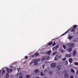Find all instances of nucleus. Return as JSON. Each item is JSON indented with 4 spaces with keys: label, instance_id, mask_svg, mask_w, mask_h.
Returning <instances> with one entry per match:
<instances>
[{
    "label": "nucleus",
    "instance_id": "nucleus-1",
    "mask_svg": "<svg viewBox=\"0 0 78 78\" xmlns=\"http://www.w3.org/2000/svg\"><path fill=\"white\" fill-rule=\"evenodd\" d=\"M41 61V59H35L34 60V66L37 65V62H39Z\"/></svg>",
    "mask_w": 78,
    "mask_h": 78
},
{
    "label": "nucleus",
    "instance_id": "nucleus-2",
    "mask_svg": "<svg viewBox=\"0 0 78 78\" xmlns=\"http://www.w3.org/2000/svg\"><path fill=\"white\" fill-rule=\"evenodd\" d=\"M56 66V63H52L51 64V67L52 68H54Z\"/></svg>",
    "mask_w": 78,
    "mask_h": 78
},
{
    "label": "nucleus",
    "instance_id": "nucleus-3",
    "mask_svg": "<svg viewBox=\"0 0 78 78\" xmlns=\"http://www.w3.org/2000/svg\"><path fill=\"white\" fill-rule=\"evenodd\" d=\"M6 70L8 72H9V73H11V72H12V69H9L8 68H7Z\"/></svg>",
    "mask_w": 78,
    "mask_h": 78
},
{
    "label": "nucleus",
    "instance_id": "nucleus-4",
    "mask_svg": "<svg viewBox=\"0 0 78 78\" xmlns=\"http://www.w3.org/2000/svg\"><path fill=\"white\" fill-rule=\"evenodd\" d=\"M61 69V65H58L56 67V69L57 70H59Z\"/></svg>",
    "mask_w": 78,
    "mask_h": 78
},
{
    "label": "nucleus",
    "instance_id": "nucleus-5",
    "mask_svg": "<svg viewBox=\"0 0 78 78\" xmlns=\"http://www.w3.org/2000/svg\"><path fill=\"white\" fill-rule=\"evenodd\" d=\"M68 45L69 47H70V48H72V47H74V44L73 43H70Z\"/></svg>",
    "mask_w": 78,
    "mask_h": 78
},
{
    "label": "nucleus",
    "instance_id": "nucleus-6",
    "mask_svg": "<svg viewBox=\"0 0 78 78\" xmlns=\"http://www.w3.org/2000/svg\"><path fill=\"white\" fill-rule=\"evenodd\" d=\"M73 55L74 56H75L76 55V50H75L73 51Z\"/></svg>",
    "mask_w": 78,
    "mask_h": 78
},
{
    "label": "nucleus",
    "instance_id": "nucleus-7",
    "mask_svg": "<svg viewBox=\"0 0 78 78\" xmlns=\"http://www.w3.org/2000/svg\"><path fill=\"white\" fill-rule=\"evenodd\" d=\"M58 48V45H57L55 47L53 48V50H57V49Z\"/></svg>",
    "mask_w": 78,
    "mask_h": 78
},
{
    "label": "nucleus",
    "instance_id": "nucleus-8",
    "mask_svg": "<svg viewBox=\"0 0 78 78\" xmlns=\"http://www.w3.org/2000/svg\"><path fill=\"white\" fill-rule=\"evenodd\" d=\"M69 76V73H66L65 75V78H67V77Z\"/></svg>",
    "mask_w": 78,
    "mask_h": 78
},
{
    "label": "nucleus",
    "instance_id": "nucleus-9",
    "mask_svg": "<svg viewBox=\"0 0 78 78\" xmlns=\"http://www.w3.org/2000/svg\"><path fill=\"white\" fill-rule=\"evenodd\" d=\"M59 58V56L58 55H56L55 57V60H58Z\"/></svg>",
    "mask_w": 78,
    "mask_h": 78
},
{
    "label": "nucleus",
    "instance_id": "nucleus-10",
    "mask_svg": "<svg viewBox=\"0 0 78 78\" xmlns=\"http://www.w3.org/2000/svg\"><path fill=\"white\" fill-rule=\"evenodd\" d=\"M68 36H69L68 37L69 39H72V38H73V37H72V36H70V35H69Z\"/></svg>",
    "mask_w": 78,
    "mask_h": 78
},
{
    "label": "nucleus",
    "instance_id": "nucleus-11",
    "mask_svg": "<svg viewBox=\"0 0 78 78\" xmlns=\"http://www.w3.org/2000/svg\"><path fill=\"white\" fill-rule=\"evenodd\" d=\"M70 56H71V55L70 54H67L66 55V57H68V58H69V57H70Z\"/></svg>",
    "mask_w": 78,
    "mask_h": 78
},
{
    "label": "nucleus",
    "instance_id": "nucleus-12",
    "mask_svg": "<svg viewBox=\"0 0 78 78\" xmlns=\"http://www.w3.org/2000/svg\"><path fill=\"white\" fill-rule=\"evenodd\" d=\"M51 50H49L47 51V54H48V55H50V53H51Z\"/></svg>",
    "mask_w": 78,
    "mask_h": 78
},
{
    "label": "nucleus",
    "instance_id": "nucleus-13",
    "mask_svg": "<svg viewBox=\"0 0 78 78\" xmlns=\"http://www.w3.org/2000/svg\"><path fill=\"white\" fill-rule=\"evenodd\" d=\"M73 61V60H72V58H70L69 59V61L70 63H72V62Z\"/></svg>",
    "mask_w": 78,
    "mask_h": 78
},
{
    "label": "nucleus",
    "instance_id": "nucleus-14",
    "mask_svg": "<svg viewBox=\"0 0 78 78\" xmlns=\"http://www.w3.org/2000/svg\"><path fill=\"white\" fill-rule=\"evenodd\" d=\"M9 77V73H7L6 74V78H8Z\"/></svg>",
    "mask_w": 78,
    "mask_h": 78
},
{
    "label": "nucleus",
    "instance_id": "nucleus-15",
    "mask_svg": "<svg viewBox=\"0 0 78 78\" xmlns=\"http://www.w3.org/2000/svg\"><path fill=\"white\" fill-rule=\"evenodd\" d=\"M35 55L36 56H39V53L37 52L35 54Z\"/></svg>",
    "mask_w": 78,
    "mask_h": 78
},
{
    "label": "nucleus",
    "instance_id": "nucleus-16",
    "mask_svg": "<svg viewBox=\"0 0 78 78\" xmlns=\"http://www.w3.org/2000/svg\"><path fill=\"white\" fill-rule=\"evenodd\" d=\"M39 72V70L38 69H35L34 71V72L35 73H38V72Z\"/></svg>",
    "mask_w": 78,
    "mask_h": 78
},
{
    "label": "nucleus",
    "instance_id": "nucleus-17",
    "mask_svg": "<svg viewBox=\"0 0 78 78\" xmlns=\"http://www.w3.org/2000/svg\"><path fill=\"white\" fill-rule=\"evenodd\" d=\"M74 27H73V28H74L75 30L76 28V27H78V25H74L73 26Z\"/></svg>",
    "mask_w": 78,
    "mask_h": 78
},
{
    "label": "nucleus",
    "instance_id": "nucleus-18",
    "mask_svg": "<svg viewBox=\"0 0 78 78\" xmlns=\"http://www.w3.org/2000/svg\"><path fill=\"white\" fill-rule=\"evenodd\" d=\"M68 50L69 52H70L72 50V49L71 48H68Z\"/></svg>",
    "mask_w": 78,
    "mask_h": 78
},
{
    "label": "nucleus",
    "instance_id": "nucleus-19",
    "mask_svg": "<svg viewBox=\"0 0 78 78\" xmlns=\"http://www.w3.org/2000/svg\"><path fill=\"white\" fill-rule=\"evenodd\" d=\"M49 73L50 75H52V73H53V71H50L49 72Z\"/></svg>",
    "mask_w": 78,
    "mask_h": 78
},
{
    "label": "nucleus",
    "instance_id": "nucleus-20",
    "mask_svg": "<svg viewBox=\"0 0 78 78\" xmlns=\"http://www.w3.org/2000/svg\"><path fill=\"white\" fill-rule=\"evenodd\" d=\"M69 31V30H68L67 31H66L65 33L64 34H63L62 36H64V35H65V34H66L67 33H68Z\"/></svg>",
    "mask_w": 78,
    "mask_h": 78
},
{
    "label": "nucleus",
    "instance_id": "nucleus-21",
    "mask_svg": "<svg viewBox=\"0 0 78 78\" xmlns=\"http://www.w3.org/2000/svg\"><path fill=\"white\" fill-rule=\"evenodd\" d=\"M53 44V42H50L48 43V45H51V44Z\"/></svg>",
    "mask_w": 78,
    "mask_h": 78
},
{
    "label": "nucleus",
    "instance_id": "nucleus-22",
    "mask_svg": "<svg viewBox=\"0 0 78 78\" xmlns=\"http://www.w3.org/2000/svg\"><path fill=\"white\" fill-rule=\"evenodd\" d=\"M71 72H72L73 73H75V70L73 69H71Z\"/></svg>",
    "mask_w": 78,
    "mask_h": 78
},
{
    "label": "nucleus",
    "instance_id": "nucleus-23",
    "mask_svg": "<svg viewBox=\"0 0 78 78\" xmlns=\"http://www.w3.org/2000/svg\"><path fill=\"white\" fill-rule=\"evenodd\" d=\"M26 78H30L31 77V75H27L26 76Z\"/></svg>",
    "mask_w": 78,
    "mask_h": 78
},
{
    "label": "nucleus",
    "instance_id": "nucleus-24",
    "mask_svg": "<svg viewBox=\"0 0 78 78\" xmlns=\"http://www.w3.org/2000/svg\"><path fill=\"white\" fill-rule=\"evenodd\" d=\"M23 74H22V73H18V74H17V76H19V75H22Z\"/></svg>",
    "mask_w": 78,
    "mask_h": 78
},
{
    "label": "nucleus",
    "instance_id": "nucleus-25",
    "mask_svg": "<svg viewBox=\"0 0 78 78\" xmlns=\"http://www.w3.org/2000/svg\"><path fill=\"white\" fill-rule=\"evenodd\" d=\"M5 72H6V71H5V70H2V75H3V73H5Z\"/></svg>",
    "mask_w": 78,
    "mask_h": 78
},
{
    "label": "nucleus",
    "instance_id": "nucleus-26",
    "mask_svg": "<svg viewBox=\"0 0 78 78\" xmlns=\"http://www.w3.org/2000/svg\"><path fill=\"white\" fill-rule=\"evenodd\" d=\"M61 53H64V49H62L61 50Z\"/></svg>",
    "mask_w": 78,
    "mask_h": 78
},
{
    "label": "nucleus",
    "instance_id": "nucleus-27",
    "mask_svg": "<svg viewBox=\"0 0 78 78\" xmlns=\"http://www.w3.org/2000/svg\"><path fill=\"white\" fill-rule=\"evenodd\" d=\"M65 64H66V65L68 64V62L66 60L65 61Z\"/></svg>",
    "mask_w": 78,
    "mask_h": 78
},
{
    "label": "nucleus",
    "instance_id": "nucleus-28",
    "mask_svg": "<svg viewBox=\"0 0 78 78\" xmlns=\"http://www.w3.org/2000/svg\"><path fill=\"white\" fill-rule=\"evenodd\" d=\"M75 29L73 28H72V29L71 32H73V31H75Z\"/></svg>",
    "mask_w": 78,
    "mask_h": 78
},
{
    "label": "nucleus",
    "instance_id": "nucleus-29",
    "mask_svg": "<svg viewBox=\"0 0 78 78\" xmlns=\"http://www.w3.org/2000/svg\"><path fill=\"white\" fill-rule=\"evenodd\" d=\"M75 65L76 66H78V62H75L74 63Z\"/></svg>",
    "mask_w": 78,
    "mask_h": 78
},
{
    "label": "nucleus",
    "instance_id": "nucleus-30",
    "mask_svg": "<svg viewBox=\"0 0 78 78\" xmlns=\"http://www.w3.org/2000/svg\"><path fill=\"white\" fill-rule=\"evenodd\" d=\"M45 57H44L42 59V61H44V60H45Z\"/></svg>",
    "mask_w": 78,
    "mask_h": 78
},
{
    "label": "nucleus",
    "instance_id": "nucleus-31",
    "mask_svg": "<svg viewBox=\"0 0 78 78\" xmlns=\"http://www.w3.org/2000/svg\"><path fill=\"white\" fill-rule=\"evenodd\" d=\"M56 54V52H53V55L54 56H55Z\"/></svg>",
    "mask_w": 78,
    "mask_h": 78
},
{
    "label": "nucleus",
    "instance_id": "nucleus-32",
    "mask_svg": "<svg viewBox=\"0 0 78 78\" xmlns=\"http://www.w3.org/2000/svg\"><path fill=\"white\" fill-rule=\"evenodd\" d=\"M63 48L64 49H66V46L63 45Z\"/></svg>",
    "mask_w": 78,
    "mask_h": 78
},
{
    "label": "nucleus",
    "instance_id": "nucleus-33",
    "mask_svg": "<svg viewBox=\"0 0 78 78\" xmlns=\"http://www.w3.org/2000/svg\"><path fill=\"white\" fill-rule=\"evenodd\" d=\"M62 60L63 61H66V58H64L63 59H62Z\"/></svg>",
    "mask_w": 78,
    "mask_h": 78
},
{
    "label": "nucleus",
    "instance_id": "nucleus-34",
    "mask_svg": "<svg viewBox=\"0 0 78 78\" xmlns=\"http://www.w3.org/2000/svg\"><path fill=\"white\" fill-rule=\"evenodd\" d=\"M33 64V62L31 61L30 62V63H29V65H31Z\"/></svg>",
    "mask_w": 78,
    "mask_h": 78
},
{
    "label": "nucleus",
    "instance_id": "nucleus-35",
    "mask_svg": "<svg viewBox=\"0 0 78 78\" xmlns=\"http://www.w3.org/2000/svg\"><path fill=\"white\" fill-rule=\"evenodd\" d=\"M28 56H26L25 57V58L26 59H28Z\"/></svg>",
    "mask_w": 78,
    "mask_h": 78
},
{
    "label": "nucleus",
    "instance_id": "nucleus-36",
    "mask_svg": "<svg viewBox=\"0 0 78 78\" xmlns=\"http://www.w3.org/2000/svg\"><path fill=\"white\" fill-rule=\"evenodd\" d=\"M44 74L42 72H41V76H43L44 75Z\"/></svg>",
    "mask_w": 78,
    "mask_h": 78
},
{
    "label": "nucleus",
    "instance_id": "nucleus-37",
    "mask_svg": "<svg viewBox=\"0 0 78 78\" xmlns=\"http://www.w3.org/2000/svg\"><path fill=\"white\" fill-rule=\"evenodd\" d=\"M56 45V44H55V43H54L52 44V46H55Z\"/></svg>",
    "mask_w": 78,
    "mask_h": 78
},
{
    "label": "nucleus",
    "instance_id": "nucleus-38",
    "mask_svg": "<svg viewBox=\"0 0 78 78\" xmlns=\"http://www.w3.org/2000/svg\"><path fill=\"white\" fill-rule=\"evenodd\" d=\"M19 78H23V76H19Z\"/></svg>",
    "mask_w": 78,
    "mask_h": 78
},
{
    "label": "nucleus",
    "instance_id": "nucleus-39",
    "mask_svg": "<svg viewBox=\"0 0 78 78\" xmlns=\"http://www.w3.org/2000/svg\"><path fill=\"white\" fill-rule=\"evenodd\" d=\"M74 78V77L73 76H70V78Z\"/></svg>",
    "mask_w": 78,
    "mask_h": 78
},
{
    "label": "nucleus",
    "instance_id": "nucleus-40",
    "mask_svg": "<svg viewBox=\"0 0 78 78\" xmlns=\"http://www.w3.org/2000/svg\"><path fill=\"white\" fill-rule=\"evenodd\" d=\"M44 66H45V65L44 64L43 65L42 67L43 69H44Z\"/></svg>",
    "mask_w": 78,
    "mask_h": 78
},
{
    "label": "nucleus",
    "instance_id": "nucleus-41",
    "mask_svg": "<svg viewBox=\"0 0 78 78\" xmlns=\"http://www.w3.org/2000/svg\"><path fill=\"white\" fill-rule=\"evenodd\" d=\"M50 59V57L48 56L47 58V59Z\"/></svg>",
    "mask_w": 78,
    "mask_h": 78
},
{
    "label": "nucleus",
    "instance_id": "nucleus-42",
    "mask_svg": "<svg viewBox=\"0 0 78 78\" xmlns=\"http://www.w3.org/2000/svg\"><path fill=\"white\" fill-rule=\"evenodd\" d=\"M17 70H18V72H19V70H20V68H18L17 69Z\"/></svg>",
    "mask_w": 78,
    "mask_h": 78
},
{
    "label": "nucleus",
    "instance_id": "nucleus-43",
    "mask_svg": "<svg viewBox=\"0 0 78 78\" xmlns=\"http://www.w3.org/2000/svg\"><path fill=\"white\" fill-rule=\"evenodd\" d=\"M35 55H32V58H34V57Z\"/></svg>",
    "mask_w": 78,
    "mask_h": 78
},
{
    "label": "nucleus",
    "instance_id": "nucleus-44",
    "mask_svg": "<svg viewBox=\"0 0 78 78\" xmlns=\"http://www.w3.org/2000/svg\"><path fill=\"white\" fill-rule=\"evenodd\" d=\"M35 78H41L39 76H37L35 77Z\"/></svg>",
    "mask_w": 78,
    "mask_h": 78
},
{
    "label": "nucleus",
    "instance_id": "nucleus-45",
    "mask_svg": "<svg viewBox=\"0 0 78 78\" xmlns=\"http://www.w3.org/2000/svg\"><path fill=\"white\" fill-rule=\"evenodd\" d=\"M76 74L77 75H78V71L76 72Z\"/></svg>",
    "mask_w": 78,
    "mask_h": 78
},
{
    "label": "nucleus",
    "instance_id": "nucleus-46",
    "mask_svg": "<svg viewBox=\"0 0 78 78\" xmlns=\"http://www.w3.org/2000/svg\"><path fill=\"white\" fill-rule=\"evenodd\" d=\"M1 73H2V71H0V75H1Z\"/></svg>",
    "mask_w": 78,
    "mask_h": 78
},
{
    "label": "nucleus",
    "instance_id": "nucleus-47",
    "mask_svg": "<svg viewBox=\"0 0 78 78\" xmlns=\"http://www.w3.org/2000/svg\"><path fill=\"white\" fill-rule=\"evenodd\" d=\"M59 56H60V58H61V55H60Z\"/></svg>",
    "mask_w": 78,
    "mask_h": 78
}]
</instances>
